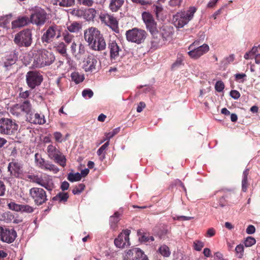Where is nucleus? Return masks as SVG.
Here are the masks:
<instances>
[{
  "label": "nucleus",
  "instance_id": "1",
  "mask_svg": "<svg viewBox=\"0 0 260 260\" xmlns=\"http://www.w3.org/2000/svg\"><path fill=\"white\" fill-rule=\"evenodd\" d=\"M33 56L32 65L36 68L49 66L52 64L55 59L53 53L45 49L37 50Z\"/></svg>",
  "mask_w": 260,
  "mask_h": 260
},
{
  "label": "nucleus",
  "instance_id": "2",
  "mask_svg": "<svg viewBox=\"0 0 260 260\" xmlns=\"http://www.w3.org/2000/svg\"><path fill=\"white\" fill-rule=\"evenodd\" d=\"M44 30L41 40L45 45L50 44L61 37V26L54 23L46 25Z\"/></svg>",
  "mask_w": 260,
  "mask_h": 260
},
{
  "label": "nucleus",
  "instance_id": "3",
  "mask_svg": "<svg viewBox=\"0 0 260 260\" xmlns=\"http://www.w3.org/2000/svg\"><path fill=\"white\" fill-rule=\"evenodd\" d=\"M197 9L194 7H191L186 12H181L176 13L173 17V21L174 25L178 28H182L186 25L193 17Z\"/></svg>",
  "mask_w": 260,
  "mask_h": 260
},
{
  "label": "nucleus",
  "instance_id": "4",
  "mask_svg": "<svg viewBox=\"0 0 260 260\" xmlns=\"http://www.w3.org/2000/svg\"><path fill=\"white\" fill-rule=\"evenodd\" d=\"M2 114L0 112V115ZM19 125L15 120L11 118L0 117V134L3 135L14 136Z\"/></svg>",
  "mask_w": 260,
  "mask_h": 260
},
{
  "label": "nucleus",
  "instance_id": "5",
  "mask_svg": "<svg viewBox=\"0 0 260 260\" xmlns=\"http://www.w3.org/2000/svg\"><path fill=\"white\" fill-rule=\"evenodd\" d=\"M14 42L19 47H28L32 42V32L28 28L24 29L15 35Z\"/></svg>",
  "mask_w": 260,
  "mask_h": 260
},
{
  "label": "nucleus",
  "instance_id": "6",
  "mask_svg": "<svg viewBox=\"0 0 260 260\" xmlns=\"http://www.w3.org/2000/svg\"><path fill=\"white\" fill-rule=\"evenodd\" d=\"M125 36L127 41L140 44L144 42L147 36V32L145 30L135 27L127 30Z\"/></svg>",
  "mask_w": 260,
  "mask_h": 260
},
{
  "label": "nucleus",
  "instance_id": "7",
  "mask_svg": "<svg viewBox=\"0 0 260 260\" xmlns=\"http://www.w3.org/2000/svg\"><path fill=\"white\" fill-rule=\"evenodd\" d=\"M48 157L53 160L60 166L64 167L66 165V158L60 150L52 143L49 145L46 149Z\"/></svg>",
  "mask_w": 260,
  "mask_h": 260
},
{
  "label": "nucleus",
  "instance_id": "8",
  "mask_svg": "<svg viewBox=\"0 0 260 260\" xmlns=\"http://www.w3.org/2000/svg\"><path fill=\"white\" fill-rule=\"evenodd\" d=\"M99 19L102 24L108 26L113 31L118 34L119 32L118 21L113 14L108 12H101L99 16Z\"/></svg>",
  "mask_w": 260,
  "mask_h": 260
},
{
  "label": "nucleus",
  "instance_id": "9",
  "mask_svg": "<svg viewBox=\"0 0 260 260\" xmlns=\"http://www.w3.org/2000/svg\"><path fill=\"white\" fill-rule=\"evenodd\" d=\"M29 195L37 206H41L48 200L46 191L42 188L34 187L29 190Z\"/></svg>",
  "mask_w": 260,
  "mask_h": 260
},
{
  "label": "nucleus",
  "instance_id": "10",
  "mask_svg": "<svg viewBox=\"0 0 260 260\" xmlns=\"http://www.w3.org/2000/svg\"><path fill=\"white\" fill-rule=\"evenodd\" d=\"M30 19L32 24L39 26H42L47 19V14L43 9L37 7L33 10Z\"/></svg>",
  "mask_w": 260,
  "mask_h": 260
},
{
  "label": "nucleus",
  "instance_id": "11",
  "mask_svg": "<svg viewBox=\"0 0 260 260\" xmlns=\"http://www.w3.org/2000/svg\"><path fill=\"white\" fill-rule=\"evenodd\" d=\"M43 78L41 73L37 71H30L26 74V82L28 86L31 89L39 86L43 81Z\"/></svg>",
  "mask_w": 260,
  "mask_h": 260
},
{
  "label": "nucleus",
  "instance_id": "12",
  "mask_svg": "<svg viewBox=\"0 0 260 260\" xmlns=\"http://www.w3.org/2000/svg\"><path fill=\"white\" fill-rule=\"evenodd\" d=\"M33 183H35L41 185L49 192L52 191L55 187L51 177L45 174L40 176L36 175Z\"/></svg>",
  "mask_w": 260,
  "mask_h": 260
},
{
  "label": "nucleus",
  "instance_id": "13",
  "mask_svg": "<svg viewBox=\"0 0 260 260\" xmlns=\"http://www.w3.org/2000/svg\"><path fill=\"white\" fill-rule=\"evenodd\" d=\"M196 44V43L194 42L189 45L188 47V50H189V51L187 53L189 57L193 59L199 58L209 50V47L206 44H204L203 45L195 48H194V46Z\"/></svg>",
  "mask_w": 260,
  "mask_h": 260
},
{
  "label": "nucleus",
  "instance_id": "14",
  "mask_svg": "<svg viewBox=\"0 0 260 260\" xmlns=\"http://www.w3.org/2000/svg\"><path fill=\"white\" fill-rule=\"evenodd\" d=\"M142 20L146 25V29L151 35L156 32L157 23L155 21L153 15L149 12H143L142 13Z\"/></svg>",
  "mask_w": 260,
  "mask_h": 260
},
{
  "label": "nucleus",
  "instance_id": "15",
  "mask_svg": "<svg viewBox=\"0 0 260 260\" xmlns=\"http://www.w3.org/2000/svg\"><path fill=\"white\" fill-rule=\"evenodd\" d=\"M17 237V233L13 229H9L0 226V240L4 242L11 243Z\"/></svg>",
  "mask_w": 260,
  "mask_h": 260
},
{
  "label": "nucleus",
  "instance_id": "16",
  "mask_svg": "<svg viewBox=\"0 0 260 260\" xmlns=\"http://www.w3.org/2000/svg\"><path fill=\"white\" fill-rule=\"evenodd\" d=\"M108 48L110 51V57L111 61L116 62L119 60L123 51L117 43L114 41L109 43Z\"/></svg>",
  "mask_w": 260,
  "mask_h": 260
},
{
  "label": "nucleus",
  "instance_id": "17",
  "mask_svg": "<svg viewBox=\"0 0 260 260\" xmlns=\"http://www.w3.org/2000/svg\"><path fill=\"white\" fill-rule=\"evenodd\" d=\"M124 260H148V258L140 248H134L127 252Z\"/></svg>",
  "mask_w": 260,
  "mask_h": 260
},
{
  "label": "nucleus",
  "instance_id": "18",
  "mask_svg": "<svg viewBox=\"0 0 260 260\" xmlns=\"http://www.w3.org/2000/svg\"><path fill=\"white\" fill-rule=\"evenodd\" d=\"M102 35L103 34L98 28L93 27H89L87 30H85L84 33V39L88 43V45Z\"/></svg>",
  "mask_w": 260,
  "mask_h": 260
},
{
  "label": "nucleus",
  "instance_id": "19",
  "mask_svg": "<svg viewBox=\"0 0 260 260\" xmlns=\"http://www.w3.org/2000/svg\"><path fill=\"white\" fill-rule=\"evenodd\" d=\"M129 230H125L120 234L114 240L115 246L118 248H124L129 245Z\"/></svg>",
  "mask_w": 260,
  "mask_h": 260
},
{
  "label": "nucleus",
  "instance_id": "20",
  "mask_svg": "<svg viewBox=\"0 0 260 260\" xmlns=\"http://www.w3.org/2000/svg\"><path fill=\"white\" fill-rule=\"evenodd\" d=\"M8 170L11 175L16 178H20L23 174L22 165L15 160L9 164Z\"/></svg>",
  "mask_w": 260,
  "mask_h": 260
},
{
  "label": "nucleus",
  "instance_id": "21",
  "mask_svg": "<svg viewBox=\"0 0 260 260\" xmlns=\"http://www.w3.org/2000/svg\"><path fill=\"white\" fill-rule=\"evenodd\" d=\"M90 48L92 50L102 51L106 48V41L103 37V35L99 37L95 41H93L92 43L89 45Z\"/></svg>",
  "mask_w": 260,
  "mask_h": 260
},
{
  "label": "nucleus",
  "instance_id": "22",
  "mask_svg": "<svg viewBox=\"0 0 260 260\" xmlns=\"http://www.w3.org/2000/svg\"><path fill=\"white\" fill-rule=\"evenodd\" d=\"M83 63L85 72H92L95 69L97 60L92 55H89L85 58Z\"/></svg>",
  "mask_w": 260,
  "mask_h": 260
},
{
  "label": "nucleus",
  "instance_id": "23",
  "mask_svg": "<svg viewBox=\"0 0 260 260\" xmlns=\"http://www.w3.org/2000/svg\"><path fill=\"white\" fill-rule=\"evenodd\" d=\"M27 118L29 122L35 124L42 125L46 122L44 115L38 113H34L31 112Z\"/></svg>",
  "mask_w": 260,
  "mask_h": 260
},
{
  "label": "nucleus",
  "instance_id": "24",
  "mask_svg": "<svg viewBox=\"0 0 260 260\" xmlns=\"http://www.w3.org/2000/svg\"><path fill=\"white\" fill-rule=\"evenodd\" d=\"M158 35V30H156V32L155 34L151 35L152 38L151 41V48L154 50L160 48L166 42Z\"/></svg>",
  "mask_w": 260,
  "mask_h": 260
},
{
  "label": "nucleus",
  "instance_id": "25",
  "mask_svg": "<svg viewBox=\"0 0 260 260\" xmlns=\"http://www.w3.org/2000/svg\"><path fill=\"white\" fill-rule=\"evenodd\" d=\"M30 22V18L26 16H19L12 22V28H16L27 25Z\"/></svg>",
  "mask_w": 260,
  "mask_h": 260
},
{
  "label": "nucleus",
  "instance_id": "26",
  "mask_svg": "<svg viewBox=\"0 0 260 260\" xmlns=\"http://www.w3.org/2000/svg\"><path fill=\"white\" fill-rule=\"evenodd\" d=\"M70 49L72 54L75 57H78L80 55L84 54L85 52L84 46L80 43L78 46L77 44L75 41H73L71 43Z\"/></svg>",
  "mask_w": 260,
  "mask_h": 260
},
{
  "label": "nucleus",
  "instance_id": "27",
  "mask_svg": "<svg viewBox=\"0 0 260 260\" xmlns=\"http://www.w3.org/2000/svg\"><path fill=\"white\" fill-rule=\"evenodd\" d=\"M17 59L15 54L13 52L6 55L2 59L4 67L7 70L9 69L10 67L16 63Z\"/></svg>",
  "mask_w": 260,
  "mask_h": 260
},
{
  "label": "nucleus",
  "instance_id": "28",
  "mask_svg": "<svg viewBox=\"0 0 260 260\" xmlns=\"http://www.w3.org/2000/svg\"><path fill=\"white\" fill-rule=\"evenodd\" d=\"M172 30L173 27H172L162 25L160 28V33L158 35L166 42L171 38L173 35Z\"/></svg>",
  "mask_w": 260,
  "mask_h": 260
},
{
  "label": "nucleus",
  "instance_id": "29",
  "mask_svg": "<svg viewBox=\"0 0 260 260\" xmlns=\"http://www.w3.org/2000/svg\"><path fill=\"white\" fill-rule=\"evenodd\" d=\"M124 0H109L108 8L112 12H117L121 9Z\"/></svg>",
  "mask_w": 260,
  "mask_h": 260
},
{
  "label": "nucleus",
  "instance_id": "30",
  "mask_svg": "<svg viewBox=\"0 0 260 260\" xmlns=\"http://www.w3.org/2000/svg\"><path fill=\"white\" fill-rule=\"evenodd\" d=\"M69 198V195L68 192L61 191L58 192L55 196L51 199L53 202H57L58 203H65Z\"/></svg>",
  "mask_w": 260,
  "mask_h": 260
},
{
  "label": "nucleus",
  "instance_id": "31",
  "mask_svg": "<svg viewBox=\"0 0 260 260\" xmlns=\"http://www.w3.org/2000/svg\"><path fill=\"white\" fill-rule=\"evenodd\" d=\"M53 48L59 54L63 56L67 55V45L63 42H60L58 43H54Z\"/></svg>",
  "mask_w": 260,
  "mask_h": 260
},
{
  "label": "nucleus",
  "instance_id": "32",
  "mask_svg": "<svg viewBox=\"0 0 260 260\" xmlns=\"http://www.w3.org/2000/svg\"><path fill=\"white\" fill-rule=\"evenodd\" d=\"M55 4L61 7H71L75 5V0H54Z\"/></svg>",
  "mask_w": 260,
  "mask_h": 260
},
{
  "label": "nucleus",
  "instance_id": "33",
  "mask_svg": "<svg viewBox=\"0 0 260 260\" xmlns=\"http://www.w3.org/2000/svg\"><path fill=\"white\" fill-rule=\"evenodd\" d=\"M61 36L63 38L64 43H65L66 45L72 43L73 41H74V36L67 30H64L61 34Z\"/></svg>",
  "mask_w": 260,
  "mask_h": 260
},
{
  "label": "nucleus",
  "instance_id": "34",
  "mask_svg": "<svg viewBox=\"0 0 260 260\" xmlns=\"http://www.w3.org/2000/svg\"><path fill=\"white\" fill-rule=\"evenodd\" d=\"M21 109L23 113L29 115L31 113V105L29 101H25L20 105Z\"/></svg>",
  "mask_w": 260,
  "mask_h": 260
},
{
  "label": "nucleus",
  "instance_id": "35",
  "mask_svg": "<svg viewBox=\"0 0 260 260\" xmlns=\"http://www.w3.org/2000/svg\"><path fill=\"white\" fill-rule=\"evenodd\" d=\"M10 112L16 117L20 116L23 113L21 109L20 104H15L10 108Z\"/></svg>",
  "mask_w": 260,
  "mask_h": 260
},
{
  "label": "nucleus",
  "instance_id": "36",
  "mask_svg": "<svg viewBox=\"0 0 260 260\" xmlns=\"http://www.w3.org/2000/svg\"><path fill=\"white\" fill-rule=\"evenodd\" d=\"M248 175V171L245 170L243 173V179L242 181V190L243 192H246L247 190L249 183L248 182L247 176Z\"/></svg>",
  "mask_w": 260,
  "mask_h": 260
},
{
  "label": "nucleus",
  "instance_id": "37",
  "mask_svg": "<svg viewBox=\"0 0 260 260\" xmlns=\"http://www.w3.org/2000/svg\"><path fill=\"white\" fill-rule=\"evenodd\" d=\"M81 25L78 22H74L67 26V31L69 32H77L81 29Z\"/></svg>",
  "mask_w": 260,
  "mask_h": 260
},
{
  "label": "nucleus",
  "instance_id": "38",
  "mask_svg": "<svg viewBox=\"0 0 260 260\" xmlns=\"http://www.w3.org/2000/svg\"><path fill=\"white\" fill-rule=\"evenodd\" d=\"M158 252L162 256L166 257H169L171 253L169 247L165 244L160 246Z\"/></svg>",
  "mask_w": 260,
  "mask_h": 260
},
{
  "label": "nucleus",
  "instance_id": "39",
  "mask_svg": "<svg viewBox=\"0 0 260 260\" xmlns=\"http://www.w3.org/2000/svg\"><path fill=\"white\" fill-rule=\"evenodd\" d=\"M42 169L53 172L54 173H57L59 171V169L54 165L47 161L44 165Z\"/></svg>",
  "mask_w": 260,
  "mask_h": 260
},
{
  "label": "nucleus",
  "instance_id": "40",
  "mask_svg": "<svg viewBox=\"0 0 260 260\" xmlns=\"http://www.w3.org/2000/svg\"><path fill=\"white\" fill-rule=\"evenodd\" d=\"M153 12L157 19H161L162 16L163 8L161 6L153 5Z\"/></svg>",
  "mask_w": 260,
  "mask_h": 260
},
{
  "label": "nucleus",
  "instance_id": "41",
  "mask_svg": "<svg viewBox=\"0 0 260 260\" xmlns=\"http://www.w3.org/2000/svg\"><path fill=\"white\" fill-rule=\"evenodd\" d=\"M71 77L72 80L74 81L76 84H78L83 81L84 77L83 75H81L78 72H73L71 74Z\"/></svg>",
  "mask_w": 260,
  "mask_h": 260
},
{
  "label": "nucleus",
  "instance_id": "42",
  "mask_svg": "<svg viewBox=\"0 0 260 260\" xmlns=\"http://www.w3.org/2000/svg\"><path fill=\"white\" fill-rule=\"evenodd\" d=\"M244 246L243 244H240L235 248L236 256L239 258H242L244 255Z\"/></svg>",
  "mask_w": 260,
  "mask_h": 260
},
{
  "label": "nucleus",
  "instance_id": "43",
  "mask_svg": "<svg viewBox=\"0 0 260 260\" xmlns=\"http://www.w3.org/2000/svg\"><path fill=\"white\" fill-rule=\"evenodd\" d=\"M81 179V175L80 173L75 174L69 173L68 176V179L71 182L78 181Z\"/></svg>",
  "mask_w": 260,
  "mask_h": 260
},
{
  "label": "nucleus",
  "instance_id": "44",
  "mask_svg": "<svg viewBox=\"0 0 260 260\" xmlns=\"http://www.w3.org/2000/svg\"><path fill=\"white\" fill-rule=\"evenodd\" d=\"M35 208L29 205L21 204V212L31 213L34 211Z\"/></svg>",
  "mask_w": 260,
  "mask_h": 260
},
{
  "label": "nucleus",
  "instance_id": "45",
  "mask_svg": "<svg viewBox=\"0 0 260 260\" xmlns=\"http://www.w3.org/2000/svg\"><path fill=\"white\" fill-rule=\"evenodd\" d=\"M205 244L200 240H195L193 243V249L198 251H200L204 247Z\"/></svg>",
  "mask_w": 260,
  "mask_h": 260
},
{
  "label": "nucleus",
  "instance_id": "46",
  "mask_svg": "<svg viewBox=\"0 0 260 260\" xmlns=\"http://www.w3.org/2000/svg\"><path fill=\"white\" fill-rule=\"evenodd\" d=\"M119 214L118 212H115L113 216H111L110 218V221L112 226L115 227L116 224L119 220Z\"/></svg>",
  "mask_w": 260,
  "mask_h": 260
},
{
  "label": "nucleus",
  "instance_id": "47",
  "mask_svg": "<svg viewBox=\"0 0 260 260\" xmlns=\"http://www.w3.org/2000/svg\"><path fill=\"white\" fill-rule=\"evenodd\" d=\"M244 243L246 247H251L256 243V240L253 237L249 236L244 240Z\"/></svg>",
  "mask_w": 260,
  "mask_h": 260
},
{
  "label": "nucleus",
  "instance_id": "48",
  "mask_svg": "<svg viewBox=\"0 0 260 260\" xmlns=\"http://www.w3.org/2000/svg\"><path fill=\"white\" fill-rule=\"evenodd\" d=\"M8 206L10 210L20 212L21 210V204H18L14 202H11L8 204Z\"/></svg>",
  "mask_w": 260,
  "mask_h": 260
},
{
  "label": "nucleus",
  "instance_id": "49",
  "mask_svg": "<svg viewBox=\"0 0 260 260\" xmlns=\"http://www.w3.org/2000/svg\"><path fill=\"white\" fill-rule=\"evenodd\" d=\"M257 51V48L256 47H253L252 49L248 52H246L244 57L245 59H252L255 56V54L256 53V52Z\"/></svg>",
  "mask_w": 260,
  "mask_h": 260
},
{
  "label": "nucleus",
  "instance_id": "50",
  "mask_svg": "<svg viewBox=\"0 0 260 260\" xmlns=\"http://www.w3.org/2000/svg\"><path fill=\"white\" fill-rule=\"evenodd\" d=\"M86 12L87 17L90 20H93L97 14V11L93 8H89Z\"/></svg>",
  "mask_w": 260,
  "mask_h": 260
},
{
  "label": "nucleus",
  "instance_id": "51",
  "mask_svg": "<svg viewBox=\"0 0 260 260\" xmlns=\"http://www.w3.org/2000/svg\"><path fill=\"white\" fill-rule=\"evenodd\" d=\"M78 4L85 7H90L93 5L94 2L93 0H77Z\"/></svg>",
  "mask_w": 260,
  "mask_h": 260
},
{
  "label": "nucleus",
  "instance_id": "52",
  "mask_svg": "<svg viewBox=\"0 0 260 260\" xmlns=\"http://www.w3.org/2000/svg\"><path fill=\"white\" fill-rule=\"evenodd\" d=\"M85 185L81 183L78 186H75L72 190V192L74 194H77L82 192L85 188Z\"/></svg>",
  "mask_w": 260,
  "mask_h": 260
},
{
  "label": "nucleus",
  "instance_id": "53",
  "mask_svg": "<svg viewBox=\"0 0 260 260\" xmlns=\"http://www.w3.org/2000/svg\"><path fill=\"white\" fill-rule=\"evenodd\" d=\"M231 196V193L229 194H225L221 197L219 198L218 202L219 204L220 207H223L226 205V201L225 200L226 198H228L229 196Z\"/></svg>",
  "mask_w": 260,
  "mask_h": 260
},
{
  "label": "nucleus",
  "instance_id": "54",
  "mask_svg": "<svg viewBox=\"0 0 260 260\" xmlns=\"http://www.w3.org/2000/svg\"><path fill=\"white\" fill-rule=\"evenodd\" d=\"M38 153H36L35 155V160L37 162V165L39 168L42 169L46 161L44 158L41 157L40 158H38Z\"/></svg>",
  "mask_w": 260,
  "mask_h": 260
},
{
  "label": "nucleus",
  "instance_id": "55",
  "mask_svg": "<svg viewBox=\"0 0 260 260\" xmlns=\"http://www.w3.org/2000/svg\"><path fill=\"white\" fill-rule=\"evenodd\" d=\"M109 145V142L107 141L104 145H103L97 151V154L98 155H101L105 150L108 148Z\"/></svg>",
  "mask_w": 260,
  "mask_h": 260
},
{
  "label": "nucleus",
  "instance_id": "56",
  "mask_svg": "<svg viewBox=\"0 0 260 260\" xmlns=\"http://www.w3.org/2000/svg\"><path fill=\"white\" fill-rule=\"evenodd\" d=\"M224 88V85L221 81H218L216 82L215 88L218 92L222 91Z\"/></svg>",
  "mask_w": 260,
  "mask_h": 260
},
{
  "label": "nucleus",
  "instance_id": "57",
  "mask_svg": "<svg viewBox=\"0 0 260 260\" xmlns=\"http://www.w3.org/2000/svg\"><path fill=\"white\" fill-rule=\"evenodd\" d=\"M141 241L143 242H148L149 241H153L154 240V238L152 236H148L146 234H143L140 238Z\"/></svg>",
  "mask_w": 260,
  "mask_h": 260
},
{
  "label": "nucleus",
  "instance_id": "58",
  "mask_svg": "<svg viewBox=\"0 0 260 260\" xmlns=\"http://www.w3.org/2000/svg\"><path fill=\"white\" fill-rule=\"evenodd\" d=\"M53 136L56 142L61 143L62 142V135L61 133L58 132H54Z\"/></svg>",
  "mask_w": 260,
  "mask_h": 260
},
{
  "label": "nucleus",
  "instance_id": "59",
  "mask_svg": "<svg viewBox=\"0 0 260 260\" xmlns=\"http://www.w3.org/2000/svg\"><path fill=\"white\" fill-rule=\"evenodd\" d=\"M93 95V91L90 89H84L82 91V95L84 98H91Z\"/></svg>",
  "mask_w": 260,
  "mask_h": 260
},
{
  "label": "nucleus",
  "instance_id": "60",
  "mask_svg": "<svg viewBox=\"0 0 260 260\" xmlns=\"http://www.w3.org/2000/svg\"><path fill=\"white\" fill-rule=\"evenodd\" d=\"M183 59L181 58H178L175 62L172 65V69H174L176 68L179 67L182 65Z\"/></svg>",
  "mask_w": 260,
  "mask_h": 260
},
{
  "label": "nucleus",
  "instance_id": "61",
  "mask_svg": "<svg viewBox=\"0 0 260 260\" xmlns=\"http://www.w3.org/2000/svg\"><path fill=\"white\" fill-rule=\"evenodd\" d=\"M22 90V88H21L20 92L19 93V97L23 98L24 99H26L29 96L30 92L28 90H26L25 91H21Z\"/></svg>",
  "mask_w": 260,
  "mask_h": 260
},
{
  "label": "nucleus",
  "instance_id": "62",
  "mask_svg": "<svg viewBox=\"0 0 260 260\" xmlns=\"http://www.w3.org/2000/svg\"><path fill=\"white\" fill-rule=\"evenodd\" d=\"M230 95L234 99H238L240 96V93L239 91L236 90H231L230 92Z\"/></svg>",
  "mask_w": 260,
  "mask_h": 260
},
{
  "label": "nucleus",
  "instance_id": "63",
  "mask_svg": "<svg viewBox=\"0 0 260 260\" xmlns=\"http://www.w3.org/2000/svg\"><path fill=\"white\" fill-rule=\"evenodd\" d=\"M215 235V230L214 228H209L206 233L205 235L207 237H213Z\"/></svg>",
  "mask_w": 260,
  "mask_h": 260
},
{
  "label": "nucleus",
  "instance_id": "64",
  "mask_svg": "<svg viewBox=\"0 0 260 260\" xmlns=\"http://www.w3.org/2000/svg\"><path fill=\"white\" fill-rule=\"evenodd\" d=\"M182 2V0H170V5L172 7H179Z\"/></svg>",
  "mask_w": 260,
  "mask_h": 260
}]
</instances>
